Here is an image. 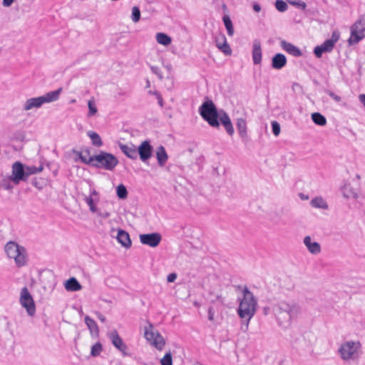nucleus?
<instances>
[{
    "instance_id": "7c9ffc66",
    "label": "nucleus",
    "mask_w": 365,
    "mask_h": 365,
    "mask_svg": "<svg viewBox=\"0 0 365 365\" xmlns=\"http://www.w3.org/2000/svg\"><path fill=\"white\" fill-rule=\"evenodd\" d=\"M87 135L91 138L92 144L94 146L101 147L103 145V141L100 135L97 133L92 130H89L87 132Z\"/></svg>"
},
{
    "instance_id": "bb28decb",
    "label": "nucleus",
    "mask_w": 365,
    "mask_h": 365,
    "mask_svg": "<svg viewBox=\"0 0 365 365\" xmlns=\"http://www.w3.org/2000/svg\"><path fill=\"white\" fill-rule=\"evenodd\" d=\"M65 289L68 292L79 291L82 286L75 277H71L65 282Z\"/></svg>"
},
{
    "instance_id": "13d9d810",
    "label": "nucleus",
    "mask_w": 365,
    "mask_h": 365,
    "mask_svg": "<svg viewBox=\"0 0 365 365\" xmlns=\"http://www.w3.org/2000/svg\"><path fill=\"white\" fill-rule=\"evenodd\" d=\"M272 309L269 307H264L262 308V312L264 315H268L270 312H271Z\"/></svg>"
},
{
    "instance_id": "72a5a7b5",
    "label": "nucleus",
    "mask_w": 365,
    "mask_h": 365,
    "mask_svg": "<svg viewBox=\"0 0 365 365\" xmlns=\"http://www.w3.org/2000/svg\"><path fill=\"white\" fill-rule=\"evenodd\" d=\"M223 22L225 26V28L227 31V34L229 36H232L234 34V28L232 26V22L230 18L228 16H223Z\"/></svg>"
},
{
    "instance_id": "6ab92c4d",
    "label": "nucleus",
    "mask_w": 365,
    "mask_h": 365,
    "mask_svg": "<svg viewBox=\"0 0 365 365\" xmlns=\"http://www.w3.org/2000/svg\"><path fill=\"white\" fill-rule=\"evenodd\" d=\"M280 46L284 51L294 57L302 56V52L298 47L285 40L280 41Z\"/></svg>"
},
{
    "instance_id": "a211bd4d",
    "label": "nucleus",
    "mask_w": 365,
    "mask_h": 365,
    "mask_svg": "<svg viewBox=\"0 0 365 365\" xmlns=\"http://www.w3.org/2000/svg\"><path fill=\"white\" fill-rule=\"evenodd\" d=\"M334 47V41L326 40L320 46H317L314 49V53L317 58H320L323 53L330 52Z\"/></svg>"
},
{
    "instance_id": "09e8293b",
    "label": "nucleus",
    "mask_w": 365,
    "mask_h": 365,
    "mask_svg": "<svg viewBox=\"0 0 365 365\" xmlns=\"http://www.w3.org/2000/svg\"><path fill=\"white\" fill-rule=\"evenodd\" d=\"M152 94L155 95L158 99V104L160 107H163V99L160 93L158 91H155L152 93Z\"/></svg>"
},
{
    "instance_id": "de8ad7c7",
    "label": "nucleus",
    "mask_w": 365,
    "mask_h": 365,
    "mask_svg": "<svg viewBox=\"0 0 365 365\" xmlns=\"http://www.w3.org/2000/svg\"><path fill=\"white\" fill-rule=\"evenodd\" d=\"M220 120L221 121L222 125H225V123L230 122L231 120L228 115L223 112L222 115L220 116Z\"/></svg>"
},
{
    "instance_id": "4468645a",
    "label": "nucleus",
    "mask_w": 365,
    "mask_h": 365,
    "mask_svg": "<svg viewBox=\"0 0 365 365\" xmlns=\"http://www.w3.org/2000/svg\"><path fill=\"white\" fill-rule=\"evenodd\" d=\"M161 239V235L158 232L140 235V242L151 247H157L160 242Z\"/></svg>"
},
{
    "instance_id": "0eeeda50",
    "label": "nucleus",
    "mask_w": 365,
    "mask_h": 365,
    "mask_svg": "<svg viewBox=\"0 0 365 365\" xmlns=\"http://www.w3.org/2000/svg\"><path fill=\"white\" fill-rule=\"evenodd\" d=\"M4 251L6 256L14 260L18 267H23L26 263V249L14 241L8 242L4 246Z\"/></svg>"
},
{
    "instance_id": "338daca9",
    "label": "nucleus",
    "mask_w": 365,
    "mask_h": 365,
    "mask_svg": "<svg viewBox=\"0 0 365 365\" xmlns=\"http://www.w3.org/2000/svg\"><path fill=\"white\" fill-rule=\"evenodd\" d=\"M222 9H223V10H224V11H226V10H227V6H226V4H222Z\"/></svg>"
},
{
    "instance_id": "69168bd1",
    "label": "nucleus",
    "mask_w": 365,
    "mask_h": 365,
    "mask_svg": "<svg viewBox=\"0 0 365 365\" xmlns=\"http://www.w3.org/2000/svg\"><path fill=\"white\" fill-rule=\"evenodd\" d=\"M299 196L300 199L302 200H307L309 199V196L304 193H299Z\"/></svg>"
},
{
    "instance_id": "f8f14e48",
    "label": "nucleus",
    "mask_w": 365,
    "mask_h": 365,
    "mask_svg": "<svg viewBox=\"0 0 365 365\" xmlns=\"http://www.w3.org/2000/svg\"><path fill=\"white\" fill-rule=\"evenodd\" d=\"M26 168L24 164L19 161L13 163L9 180L12 181L15 185H19L21 181H26Z\"/></svg>"
},
{
    "instance_id": "cd10ccee",
    "label": "nucleus",
    "mask_w": 365,
    "mask_h": 365,
    "mask_svg": "<svg viewBox=\"0 0 365 365\" xmlns=\"http://www.w3.org/2000/svg\"><path fill=\"white\" fill-rule=\"evenodd\" d=\"M310 205L312 207L323 210H327L329 207L327 202L321 196L313 198L310 202Z\"/></svg>"
},
{
    "instance_id": "58836bf2",
    "label": "nucleus",
    "mask_w": 365,
    "mask_h": 365,
    "mask_svg": "<svg viewBox=\"0 0 365 365\" xmlns=\"http://www.w3.org/2000/svg\"><path fill=\"white\" fill-rule=\"evenodd\" d=\"M140 19V11L138 6H133L132 9L131 19L134 23L139 21Z\"/></svg>"
},
{
    "instance_id": "79ce46f5",
    "label": "nucleus",
    "mask_w": 365,
    "mask_h": 365,
    "mask_svg": "<svg viewBox=\"0 0 365 365\" xmlns=\"http://www.w3.org/2000/svg\"><path fill=\"white\" fill-rule=\"evenodd\" d=\"M242 319H244V321L242 322L241 324V330L243 332H247L249 327L250 321L252 318H249V317H245V318H241Z\"/></svg>"
},
{
    "instance_id": "b1692460",
    "label": "nucleus",
    "mask_w": 365,
    "mask_h": 365,
    "mask_svg": "<svg viewBox=\"0 0 365 365\" xmlns=\"http://www.w3.org/2000/svg\"><path fill=\"white\" fill-rule=\"evenodd\" d=\"M119 148L120 150L129 158L136 159L138 157L137 150L133 144L125 145L120 143Z\"/></svg>"
},
{
    "instance_id": "ddd939ff",
    "label": "nucleus",
    "mask_w": 365,
    "mask_h": 365,
    "mask_svg": "<svg viewBox=\"0 0 365 365\" xmlns=\"http://www.w3.org/2000/svg\"><path fill=\"white\" fill-rule=\"evenodd\" d=\"M108 336L110 339L113 345L118 350L121 351L123 356L128 355V354L127 353L128 346L123 342V339L120 338L116 330L111 331L110 333H108Z\"/></svg>"
},
{
    "instance_id": "bf43d9fd",
    "label": "nucleus",
    "mask_w": 365,
    "mask_h": 365,
    "mask_svg": "<svg viewBox=\"0 0 365 365\" xmlns=\"http://www.w3.org/2000/svg\"><path fill=\"white\" fill-rule=\"evenodd\" d=\"M96 315L98 318V319L102 322H106V317H104V315H103L101 313L97 312H96Z\"/></svg>"
},
{
    "instance_id": "393cba45",
    "label": "nucleus",
    "mask_w": 365,
    "mask_h": 365,
    "mask_svg": "<svg viewBox=\"0 0 365 365\" xmlns=\"http://www.w3.org/2000/svg\"><path fill=\"white\" fill-rule=\"evenodd\" d=\"M117 240L125 248H129L131 246V240L130 239L129 234L123 230H118Z\"/></svg>"
},
{
    "instance_id": "f3484780",
    "label": "nucleus",
    "mask_w": 365,
    "mask_h": 365,
    "mask_svg": "<svg viewBox=\"0 0 365 365\" xmlns=\"http://www.w3.org/2000/svg\"><path fill=\"white\" fill-rule=\"evenodd\" d=\"M303 243L312 255H318L321 252V245L317 242H312V237L309 235L305 236L303 239Z\"/></svg>"
},
{
    "instance_id": "a18cd8bd",
    "label": "nucleus",
    "mask_w": 365,
    "mask_h": 365,
    "mask_svg": "<svg viewBox=\"0 0 365 365\" xmlns=\"http://www.w3.org/2000/svg\"><path fill=\"white\" fill-rule=\"evenodd\" d=\"M223 126L225 127L227 133L230 135H232L235 130H234V128H233V125H232V123L231 122V120L227 123H225V125H223Z\"/></svg>"
},
{
    "instance_id": "37998d69",
    "label": "nucleus",
    "mask_w": 365,
    "mask_h": 365,
    "mask_svg": "<svg viewBox=\"0 0 365 365\" xmlns=\"http://www.w3.org/2000/svg\"><path fill=\"white\" fill-rule=\"evenodd\" d=\"M272 133L275 136H277L280 133V125L277 121H272Z\"/></svg>"
},
{
    "instance_id": "f257e3e1",
    "label": "nucleus",
    "mask_w": 365,
    "mask_h": 365,
    "mask_svg": "<svg viewBox=\"0 0 365 365\" xmlns=\"http://www.w3.org/2000/svg\"><path fill=\"white\" fill-rule=\"evenodd\" d=\"M272 312L277 324L282 329H287L300 314L301 309L296 303L283 300L273 304Z\"/></svg>"
},
{
    "instance_id": "8fccbe9b",
    "label": "nucleus",
    "mask_w": 365,
    "mask_h": 365,
    "mask_svg": "<svg viewBox=\"0 0 365 365\" xmlns=\"http://www.w3.org/2000/svg\"><path fill=\"white\" fill-rule=\"evenodd\" d=\"M1 186L3 188H4L5 190H7L13 189V186L6 180H4L2 181Z\"/></svg>"
},
{
    "instance_id": "473e14b6",
    "label": "nucleus",
    "mask_w": 365,
    "mask_h": 365,
    "mask_svg": "<svg viewBox=\"0 0 365 365\" xmlns=\"http://www.w3.org/2000/svg\"><path fill=\"white\" fill-rule=\"evenodd\" d=\"M313 122L318 125H325L327 124L326 118L319 113H314L312 114Z\"/></svg>"
},
{
    "instance_id": "c756f323",
    "label": "nucleus",
    "mask_w": 365,
    "mask_h": 365,
    "mask_svg": "<svg viewBox=\"0 0 365 365\" xmlns=\"http://www.w3.org/2000/svg\"><path fill=\"white\" fill-rule=\"evenodd\" d=\"M155 37L157 42L163 46H167L172 42L171 38L164 33H157Z\"/></svg>"
},
{
    "instance_id": "a19ab883",
    "label": "nucleus",
    "mask_w": 365,
    "mask_h": 365,
    "mask_svg": "<svg viewBox=\"0 0 365 365\" xmlns=\"http://www.w3.org/2000/svg\"><path fill=\"white\" fill-rule=\"evenodd\" d=\"M88 109H89V111L88 113V116H92L97 113L98 110H97L95 101L93 100L88 101Z\"/></svg>"
},
{
    "instance_id": "c03bdc74",
    "label": "nucleus",
    "mask_w": 365,
    "mask_h": 365,
    "mask_svg": "<svg viewBox=\"0 0 365 365\" xmlns=\"http://www.w3.org/2000/svg\"><path fill=\"white\" fill-rule=\"evenodd\" d=\"M287 1L295 6H297L299 8H301L302 9H304L307 6L306 4L304 1H292V0H287Z\"/></svg>"
},
{
    "instance_id": "680f3d73",
    "label": "nucleus",
    "mask_w": 365,
    "mask_h": 365,
    "mask_svg": "<svg viewBox=\"0 0 365 365\" xmlns=\"http://www.w3.org/2000/svg\"><path fill=\"white\" fill-rule=\"evenodd\" d=\"M82 155L83 156H86V158H89V155H90V150L89 149L86 148L85 150H83L82 152Z\"/></svg>"
},
{
    "instance_id": "f704fd0d",
    "label": "nucleus",
    "mask_w": 365,
    "mask_h": 365,
    "mask_svg": "<svg viewBox=\"0 0 365 365\" xmlns=\"http://www.w3.org/2000/svg\"><path fill=\"white\" fill-rule=\"evenodd\" d=\"M25 168H26V174L27 178H29V176L36 174V173H38L43 170V167L42 165H41L39 167L26 166V167H25Z\"/></svg>"
},
{
    "instance_id": "2eb2a0df",
    "label": "nucleus",
    "mask_w": 365,
    "mask_h": 365,
    "mask_svg": "<svg viewBox=\"0 0 365 365\" xmlns=\"http://www.w3.org/2000/svg\"><path fill=\"white\" fill-rule=\"evenodd\" d=\"M153 148L148 140L143 141L138 146L137 153L143 162H146L152 156Z\"/></svg>"
},
{
    "instance_id": "412c9836",
    "label": "nucleus",
    "mask_w": 365,
    "mask_h": 365,
    "mask_svg": "<svg viewBox=\"0 0 365 365\" xmlns=\"http://www.w3.org/2000/svg\"><path fill=\"white\" fill-rule=\"evenodd\" d=\"M286 56L280 53L275 54L272 58V67L274 69L280 70L287 64Z\"/></svg>"
},
{
    "instance_id": "3c124183",
    "label": "nucleus",
    "mask_w": 365,
    "mask_h": 365,
    "mask_svg": "<svg viewBox=\"0 0 365 365\" xmlns=\"http://www.w3.org/2000/svg\"><path fill=\"white\" fill-rule=\"evenodd\" d=\"M96 213L99 217L104 218V219L109 217L110 215V212H106V211L101 212V211H98V210H97Z\"/></svg>"
},
{
    "instance_id": "0e129e2a",
    "label": "nucleus",
    "mask_w": 365,
    "mask_h": 365,
    "mask_svg": "<svg viewBox=\"0 0 365 365\" xmlns=\"http://www.w3.org/2000/svg\"><path fill=\"white\" fill-rule=\"evenodd\" d=\"M253 9H254V11H256V12H259V11H260V10H261V6H260V5H259V4H254V5H253Z\"/></svg>"
},
{
    "instance_id": "a878e982",
    "label": "nucleus",
    "mask_w": 365,
    "mask_h": 365,
    "mask_svg": "<svg viewBox=\"0 0 365 365\" xmlns=\"http://www.w3.org/2000/svg\"><path fill=\"white\" fill-rule=\"evenodd\" d=\"M156 158L158 163L160 166L163 167L166 163L168 156L166 153L165 148L163 145H160L156 150Z\"/></svg>"
},
{
    "instance_id": "aec40b11",
    "label": "nucleus",
    "mask_w": 365,
    "mask_h": 365,
    "mask_svg": "<svg viewBox=\"0 0 365 365\" xmlns=\"http://www.w3.org/2000/svg\"><path fill=\"white\" fill-rule=\"evenodd\" d=\"M262 46L259 39H255L252 45V60L255 65L259 64L262 61Z\"/></svg>"
},
{
    "instance_id": "5fc2aeb1",
    "label": "nucleus",
    "mask_w": 365,
    "mask_h": 365,
    "mask_svg": "<svg viewBox=\"0 0 365 365\" xmlns=\"http://www.w3.org/2000/svg\"><path fill=\"white\" fill-rule=\"evenodd\" d=\"M328 94L336 102H339L341 100V98L339 96L336 95L334 93H333L331 91H329Z\"/></svg>"
},
{
    "instance_id": "2f4dec72",
    "label": "nucleus",
    "mask_w": 365,
    "mask_h": 365,
    "mask_svg": "<svg viewBox=\"0 0 365 365\" xmlns=\"http://www.w3.org/2000/svg\"><path fill=\"white\" fill-rule=\"evenodd\" d=\"M84 200L86 203L88 205L89 210L91 212H97V207L96 206L95 202L99 201V197L95 198L93 197L92 196H85Z\"/></svg>"
},
{
    "instance_id": "c85d7f7f",
    "label": "nucleus",
    "mask_w": 365,
    "mask_h": 365,
    "mask_svg": "<svg viewBox=\"0 0 365 365\" xmlns=\"http://www.w3.org/2000/svg\"><path fill=\"white\" fill-rule=\"evenodd\" d=\"M237 129L241 138H245L247 137V123L244 118H238L236 123Z\"/></svg>"
},
{
    "instance_id": "864d4df0",
    "label": "nucleus",
    "mask_w": 365,
    "mask_h": 365,
    "mask_svg": "<svg viewBox=\"0 0 365 365\" xmlns=\"http://www.w3.org/2000/svg\"><path fill=\"white\" fill-rule=\"evenodd\" d=\"M177 278V274L175 273H170L167 277V281L168 282H173Z\"/></svg>"
},
{
    "instance_id": "e433bc0d",
    "label": "nucleus",
    "mask_w": 365,
    "mask_h": 365,
    "mask_svg": "<svg viewBox=\"0 0 365 365\" xmlns=\"http://www.w3.org/2000/svg\"><path fill=\"white\" fill-rule=\"evenodd\" d=\"M117 196L120 199H125L128 197V191L125 185L120 184L116 188Z\"/></svg>"
},
{
    "instance_id": "6e6552de",
    "label": "nucleus",
    "mask_w": 365,
    "mask_h": 365,
    "mask_svg": "<svg viewBox=\"0 0 365 365\" xmlns=\"http://www.w3.org/2000/svg\"><path fill=\"white\" fill-rule=\"evenodd\" d=\"M199 113L202 118L206 120L210 125L217 128L220 125L217 120L218 113L214 103L207 100L205 101L199 108Z\"/></svg>"
},
{
    "instance_id": "ea45409f",
    "label": "nucleus",
    "mask_w": 365,
    "mask_h": 365,
    "mask_svg": "<svg viewBox=\"0 0 365 365\" xmlns=\"http://www.w3.org/2000/svg\"><path fill=\"white\" fill-rule=\"evenodd\" d=\"M275 7L280 12H284L288 8L287 3L282 0H277Z\"/></svg>"
},
{
    "instance_id": "603ef678",
    "label": "nucleus",
    "mask_w": 365,
    "mask_h": 365,
    "mask_svg": "<svg viewBox=\"0 0 365 365\" xmlns=\"http://www.w3.org/2000/svg\"><path fill=\"white\" fill-rule=\"evenodd\" d=\"M215 311L212 307L208 309V319L211 322L214 321Z\"/></svg>"
},
{
    "instance_id": "49530a36",
    "label": "nucleus",
    "mask_w": 365,
    "mask_h": 365,
    "mask_svg": "<svg viewBox=\"0 0 365 365\" xmlns=\"http://www.w3.org/2000/svg\"><path fill=\"white\" fill-rule=\"evenodd\" d=\"M151 71L155 73L160 80L163 78L162 71L157 66H151Z\"/></svg>"
},
{
    "instance_id": "f03ea898",
    "label": "nucleus",
    "mask_w": 365,
    "mask_h": 365,
    "mask_svg": "<svg viewBox=\"0 0 365 365\" xmlns=\"http://www.w3.org/2000/svg\"><path fill=\"white\" fill-rule=\"evenodd\" d=\"M73 153L78 155L82 163L91 165L95 168L111 171L118 164L117 158L114 155L106 151H100L98 154L90 156L89 158L82 155L81 151L73 150Z\"/></svg>"
},
{
    "instance_id": "9d476101",
    "label": "nucleus",
    "mask_w": 365,
    "mask_h": 365,
    "mask_svg": "<svg viewBox=\"0 0 365 365\" xmlns=\"http://www.w3.org/2000/svg\"><path fill=\"white\" fill-rule=\"evenodd\" d=\"M365 36V16L359 19L351 26V36L349 39L350 44L358 43Z\"/></svg>"
},
{
    "instance_id": "774afa93",
    "label": "nucleus",
    "mask_w": 365,
    "mask_h": 365,
    "mask_svg": "<svg viewBox=\"0 0 365 365\" xmlns=\"http://www.w3.org/2000/svg\"><path fill=\"white\" fill-rule=\"evenodd\" d=\"M193 304L195 306V307H199L200 306V304L197 302H195L193 303Z\"/></svg>"
},
{
    "instance_id": "6e6d98bb",
    "label": "nucleus",
    "mask_w": 365,
    "mask_h": 365,
    "mask_svg": "<svg viewBox=\"0 0 365 365\" xmlns=\"http://www.w3.org/2000/svg\"><path fill=\"white\" fill-rule=\"evenodd\" d=\"M89 196H92L93 197L95 198L99 197V193L95 189H93L91 190Z\"/></svg>"
},
{
    "instance_id": "052dcab7",
    "label": "nucleus",
    "mask_w": 365,
    "mask_h": 365,
    "mask_svg": "<svg viewBox=\"0 0 365 365\" xmlns=\"http://www.w3.org/2000/svg\"><path fill=\"white\" fill-rule=\"evenodd\" d=\"M32 185L38 188V189H41L42 188V186L40 185L39 182L36 180V179H34L33 181H32Z\"/></svg>"
},
{
    "instance_id": "dca6fc26",
    "label": "nucleus",
    "mask_w": 365,
    "mask_h": 365,
    "mask_svg": "<svg viewBox=\"0 0 365 365\" xmlns=\"http://www.w3.org/2000/svg\"><path fill=\"white\" fill-rule=\"evenodd\" d=\"M216 46L225 55L232 54V49L227 42L226 37L224 34H219L215 38Z\"/></svg>"
},
{
    "instance_id": "4c0bfd02",
    "label": "nucleus",
    "mask_w": 365,
    "mask_h": 365,
    "mask_svg": "<svg viewBox=\"0 0 365 365\" xmlns=\"http://www.w3.org/2000/svg\"><path fill=\"white\" fill-rule=\"evenodd\" d=\"M161 365H173V358L170 351L167 352L160 359Z\"/></svg>"
},
{
    "instance_id": "39448f33",
    "label": "nucleus",
    "mask_w": 365,
    "mask_h": 365,
    "mask_svg": "<svg viewBox=\"0 0 365 365\" xmlns=\"http://www.w3.org/2000/svg\"><path fill=\"white\" fill-rule=\"evenodd\" d=\"M257 299L253 294L245 287L243 289V298L240 302L237 313L240 318L249 317L252 318L257 310Z\"/></svg>"
},
{
    "instance_id": "423d86ee",
    "label": "nucleus",
    "mask_w": 365,
    "mask_h": 365,
    "mask_svg": "<svg viewBox=\"0 0 365 365\" xmlns=\"http://www.w3.org/2000/svg\"><path fill=\"white\" fill-rule=\"evenodd\" d=\"M317 337L312 331H305L302 335L293 334L291 335L292 346L299 352L309 351L315 344Z\"/></svg>"
},
{
    "instance_id": "9b49d317",
    "label": "nucleus",
    "mask_w": 365,
    "mask_h": 365,
    "mask_svg": "<svg viewBox=\"0 0 365 365\" xmlns=\"http://www.w3.org/2000/svg\"><path fill=\"white\" fill-rule=\"evenodd\" d=\"M19 302L21 305L26 309V312L29 316L34 315L36 312L35 303L26 287H23L21 290Z\"/></svg>"
},
{
    "instance_id": "4be33fe9",
    "label": "nucleus",
    "mask_w": 365,
    "mask_h": 365,
    "mask_svg": "<svg viewBox=\"0 0 365 365\" xmlns=\"http://www.w3.org/2000/svg\"><path fill=\"white\" fill-rule=\"evenodd\" d=\"M343 196L346 198H353L357 200L359 194L356 189H354L350 183L346 182L341 188Z\"/></svg>"
},
{
    "instance_id": "20e7f679",
    "label": "nucleus",
    "mask_w": 365,
    "mask_h": 365,
    "mask_svg": "<svg viewBox=\"0 0 365 365\" xmlns=\"http://www.w3.org/2000/svg\"><path fill=\"white\" fill-rule=\"evenodd\" d=\"M62 91L60 88L56 91L46 93L45 95L28 98L23 104L22 110L24 111H29L32 109H38L44 103L54 102L59 98V96Z\"/></svg>"
},
{
    "instance_id": "c9c22d12",
    "label": "nucleus",
    "mask_w": 365,
    "mask_h": 365,
    "mask_svg": "<svg viewBox=\"0 0 365 365\" xmlns=\"http://www.w3.org/2000/svg\"><path fill=\"white\" fill-rule=\"evenodd\" d=\"M103 351V346L101 342H96L91 349V355L92 356H98Z\"/></svg>"
},
{
    "instance_id": "1a4fd4ad",
    "label": "nucleus",
    "mask_w": 365,
    "mask_h": 365,
    "mask_svg": "<svg viewBox=\"0 0 365 365\" xmlns=\"http://www.w3.org/2000/svg\"><path fill=\"white\" fill-rule=\"evenodd\" d=\"M145 338L149 343L158 350H162L165 346V340L160 333L155 330L151 324L144 329Z\"/></svg>"
},
{
    "instance_id": "5701e85b",
    "label": "nucleus",
    "mask_w": 365,
    "mask_h": 365,
    "mask_svg": "<svg viewBox=\"0 0 365 365\" xmlns=\"http://www.w3.org/2000/svg\"><path fill=\"white\" fill-rule=\"evenodd\" d=\"M85 323L90 331L91 337L97 338L99 335V329L96 322L91 319L89 316H86L84 318Z\"/></svg>"
},
{
    "instance_id": "7ed1b4c3",
    "label": "nucleus",
    "mask_w": 365,
    "mask_h": 365,
    "mask_svg": "<svg viewBox=\"0 0 365 365\" xmlns=\"http://www.w3.org/2000/svg\"><path fill=\"white\" fill-rule=\"evenodd\" d=\"M338 354L345 362L357 361L362 354L361 344L359 341H346L339 346Z\"/></svg>"
},
{
    "instance_id": "e2e57ef3",
    "label": "nucleus",
    "mask_w": 365,
    "mask_h": 365,
    "mask_svg": "<svg viewBox=\"0 0 365 365\" xmlns=\"http://www.w3.org/2000/svg\"><path fill=\"white\" fill-rule=\"evenodd\" d=\"M338 39H339V36L337 34H336L335 33H333L331 38L329 40L334 41V44H335L336 42L338 41Z\"/></svg>"
},
{
    "instance_id": "4d7b16f0",
    "label": "nucleus",
    "mask_w": 365,
    "mask_h": 365,
    "mask_svg": "<svg viewBox=\"0 0 365 365\" xmlns=\"http://www.w3.org/2000/svg\"><path fill=\"white\" fill-rule=\"evenodd\" d=\"M14 0H3V6L5 7H9L12 4Z\"/></svg>"
}]
</instances>
